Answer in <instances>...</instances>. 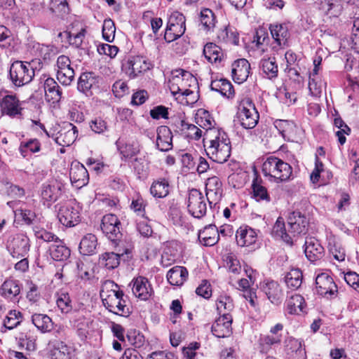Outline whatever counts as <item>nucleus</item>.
Returning <instances> with one entry per match:
<instances>
[{"label":"nucleus","instance_id":"nucleus-7","mask_svg":"<svg viewBox=\"0 0 359 359\" xmlns=\"http://www.w3.org/2000/svg\"><path fill=\"white\" fill-rule=\"evenodd\" d=\"M22 102L15 94L3 95L0 92V112L2 116L21 119L23 117Z\"/></svg>","mask_w":359,"mask_h":359},{"label":"nucleus","instance_id":"nucleus-3","mask_svg":"<svg viewBox=\"0 0 359 359\" xmlns=\"http://www.w3.org/2000/svg\"><path fill=\"white\" fill-rule=\"evenodd\" d=\"M42 67L40 60L26 62L13 61L10 66L8 79L15 87H22L29 83L34 79L35 71Z\"/></svg>","mask_w":359,"mask_h":359},{"label":"nucleus","instance_id":"nucleus-36","mask_svg":"<svg viewBox=\"0 0 359 359\" xmlns=\"http://www.w3.org/2000/svg\"><path fill=\"white\" fill-rule=\"evenodd\" d=\"M123 253L107 252L102 253L99 258V264L108 269L117 268L120 264L121 257Z\"/></svg>","mask_w":359,"mask_h":359},{"label":"nucleus","instance_id":"nucleus-63","mask_svg":"<svg viewBox=\"0 0 359 359\" xmlns=\"http://www.w3.org/2000/svg\"><path fill=\"white\" fill-rule=\"evenodd\" d=\"M226 266L229 270L233 273H238L241 271V266L238 259L234 255H229L226 259Z\"/></svg>","mask_w":359,"mask_h":359},{"label":"nucleus","instance_id":"nucleus-22","mask_svg":"<svg viewBox=\"0 0 359 359\" xmlns=\"http://www.w3.org/2000/svg\"><path fill=\"white\" fill-rule=\"evenodd\" d=\"M250 65L245 59H239L232 64V77L235 82L242 83L249 76Z\"/></svg>","mask_w":359,"mask_h":359},{"label":"nucleus","instance_id":"nucleus-47","mask_svg":"<svg viewBox=\"0 0 359 359\" xmlns=\"http://www.w3.org/2000/svg\"><path fill=\"white\" fill-rule=\"evenodd\" d=\"M118 149L122 155V159L125 161L131 158L140 152V147L137 143H126L120 147L118 145Z\"/></svg>","mask_w":359,"mask_h":359},{"label":"nucleus","instance_id":"nucleus-2","mask_svg":"<svg viewBox=\"0 0 359 359\" xmlns=\"http://www.w3.org/2000/svg\"><path fill=\"white\" fill-rule=\"evenodd\" d=\"M124 293L112 280H106L100 290V297L103 305L110 312L123 317H128L130 313V308L123 299Z\"/></svg>","mask_w":359,"mask_h":359},{"label":"nucleus","instance_id":"nucleus-14","mask_svg":"<svg viewBox=\"0 0 359 359\" xmlns=\"http://www.w3.org/2000/svg\"><path fill=\"white\" fill-rule=\"evenodd\" d=\"M316 287L319 294L330 298L336 297L338 292L333 278L327 273H322L316 276Z\"/></svg>","mask_w":359,"mask_h":359},{"label":"nucleus","instance_id":"nucleus-50","mask_svg":"<svg viewBox=\"0 0 359 359\" xmlns=\"http://www.w3.org/2000/svg\"><path fill=\"white\" fill-rule=\"evenodd\" d=\"M13 36L10 29L4 25H0V46L8 48L13 46Z\"/></svg>","mask_w":359,"mask_h":359},{"label":"nucleus","instance_id":"nucleus-30","mask_svg":"<svg viewBox=\"0 0 359 359\" xmlns=\"http://www.w3.org/2000/svg\"><path fill=\"white\" fill-rule=\"evenodd\" d=\"M262 290L273 304H278L283 298L279 284L273 280L267 281L262 285Z\"/></svg>","mask_w":359,"mask_h":359},{"label":"nucleus","instance_id":"nucleus-21","mask_svg":"<svg viewBox=\"0 0 359 359\" xmlns=\"http://www.w3.org/2000/svg\"><path fill=\"white\" fill-rule=\"evenodd\" d=\"M69 177L72 184L82 187L88 182V172L83 165L76 163L72 165L69 170Z\"/></svg>","mask_w":359,"mask_h":359},{"label":"nucleus","instance_id":"nucleus-34","mask_svg":"<svg viewBox=\"0 0 359 359\" xmlns=\"http://www.w3.org/2000/svg\"><path fill=\"white\" fill-rule=\"evenodd\" d=\"M199 20L202 29L206 32L214 31L217 23L215 13L209 8H203L200 12Z\"/></svg>","mask_w":359,"mask_h":359},{"label":"nucleus","instance_id":"nucleus-23","mask_svg":"<svg viewBox=\"0 0 359 359\" xmlns=\"http://www.w3.org/2000/svg\"><path fill=\"white\" fill-rule=\"evenodd\" d=\"M156 146L162 151H168L172 148V135L170 129L165 126L157 128Z\"/></svg>","mask_w":359,"mask_h":359},{"label":"nucleus","instance_id":"nucleus-48","mask_svg":"<svg viewBox=\"0 0 359 359\" xmlns=\"http://www.w3.org/2000/svg\"><path fill=\"white\" fill-rule=\"evenodd\" d=\"M41 144L36 139H31L27 142H21L19 151L20 154L25 158L28 151L36 153L40 151Z\"/></svg>","mask_w":359,"mask_h":359},{"label":"nucleus","instance_id":"nucleus-51","mask_svg":"<svg viewBox=\"0 0 359 359\" xmlns=\"http://www.w3.org/2000/svg\"><path fill=\"white\" fill-rule=\"evenodd\" d=\"M116 27L111 19L104 20L102 25V36L106 41L112 42L115 37Z\"/></svg>","mask_w":359,"mask_h":359},{"label":"nucleus","instance_id":"nucleus-37","mask_svg":"<svg viewBox=\"0 0 359 359\" xmlns=\"http://www.w3.org/2000/svg\"><path fill=\"white\" fill-rule=\"evenodd\" d=\"M1 294L6 299H13L20 292V285L18 280L8 279L1 287Z\"/></svg>","mask_w":359,"mask_h":359},{"label":"nucleus","instance_id":"nucleus-32","mask_svg":"<svg viewBox=\"0 0 359 359\" xmlns=\"http://www.w3.org/2000/svg\"><path fill=\"white\" fill-rule=\"evenodd\" d=\"M212 90L220 93L222 96L230 98L234 94L232 84L226 79H217L212 80L210 83Z\"/></svg>","mask_w":359,"mask_h":359},{"label":"nucleus","instance_id":"nucleus-4","mask_svg":"<svg viewBox=\"0 0 359 359\" xmlns=\"http://www.w3.org/2000/svg\"><path fill=\"white\" fill-rule=\"evenodd\" d=\"M262 172L269 181L281 183L290 180L292 168L282 159L271 156L263 163Z\"/></svg>","mask_w":359,"mask_h":359},{"label":"nucleus","instance_id":"nucleus-53","mask_svg":"<svg viewBox=\"0 0 359 359\" xmlns=\"http://www.w3.org/2000/svg\"><path fill=\"white\" fill-rule=\"evenodd\" d=\"M197 123L200 127L206 130V133H205V137L203 139V141H205V139H208V130H212L214 127L215 121L212 117H210V115L208 111H204L202 116L197 118Z\"/></svg>","mask_w":359,"mask_h":359},{"label":"nucleus","instance_id":"nucleus-62","mask_svg":"<svg viewBox=\"0 0 359 359\" xmlns=\"http://www.w3.org/2000/svg\"><path fill=\"white\" fill-rule=\"evenodd\" d=\"M222 37L223 39L226 40V42L233 43L234 45H238L239 42V39L238 34L233 31L231 29H228L227 27L224 28L221 34L219 37Z\"/></svg>","mask_w":359,"mask_h":359},{"label":"nucleus","instance_id":"nucleus-49","mask_svg":"<svg viewBox=\"0 0 359 359\" xmlns=\"http://www.w3.org/2000/svg\"><path fill=\"white\" fill-rule=\"evenodd\" d=\"M22 321V315L20 312L15 310L11 311L4 321L5 328L13 330Z\"/></svg>","mask_w":359,"mask_h":359},{"label":"nucleus","instance_id":"nucleus-18","mask_svg":"<svg viewBox=\"0 0 359 359\" xmlns=\"http://www.w3.org/2000/svg\"><path fill=\"white\" fill-rule=\"evenodd\" d=\"M222 184L219 177L213 176L208 177L205 183V193L210 207L217 204L222 198Z\"/></svg>","mask_w":359,"mask_h":359},{"label":"nucleus","instance_id":"nucleus-11","mask_svg":"<svg viewBox=\"0 0 359 359\" xmlns=\"http://www.w3.org/2000/svg\"><path fill=\"white\" fill-rule=\"evenodd\" d=\"M121 222L117 216L114 214H107L102 217L101 229L106 236L116 244L122 236L120 230Z\"/></svg>","mask_w":359,"mask_h":359},{"label":"nucleus","instance_id":"nucleus-28","mask_svg":"<svg viewBox=\"0 0 359 359\" xmlns=\"http://www.w3.org/2000/svg\"><path fill=\"white\" fill-rule=\"evenodd\" d=\"M51 359H70L71 348L65 343L55 341L49 344Z\"/></svg>","mask_w":359,"mask_h":359},{"label":"nucleus","instance_id":"nucleus-20","mask_svg":"<svg viewBox=\"0 0 359 359\" xmlns=\"http://www.w3.org/2000/svg\"><path fill=\"white\" fill-rule=\"evenodd\" d=\"M304 253L311 262H314L323 257L324 248L316 238H306L304 243Z\"/></svg>","mask_w":359,"mask_h":359},{"label":"nucleus","instance_id":"nucleus-10","mask_svg":"<svg viewBox=\"0 0 359 359\" xmlns=\"http://www.w3.org/2000/svg\"><path fill=\"white\" fill-rule=\"evenodd\" d=\"M57 217L61 224L65 226H74L80 222L79 206L73 203H67L60 205Z\"/></svg>","mask_w":359,"mask_h":359},{"label":"nucleus","instance_id":"nucleus-59","mask_svg":"<svg viewBox=\"0 0 359 359\" xmlns=\"http://www.w3.org/2000/svg\"><path fill=\"white\" fill-rule=\"evenodd\" d=\"M217 309L219 313L223 311H230L233 309V304L232 299L227 296H221L216 303Z\"/></svg>","mask_w":359,"mask_h":359},{"label":"nucleus","instance_id":"nucleus-35","mask_svg":"<svg viewBox=\"0 0 359 359\" xmlns=\"http://www.w3.org/2000/svg\"><path fill=\"white\" fill-rule=\"evenodd\" d=\"M78 135V130L76 126L72 124L69 125L68 129H63L59 132L56 138V142L63 147L69 146L74 142Z\"/></svg>","mask_w":359,"mask_h":359},{"label":"nucleus","instance_id":"nucleus-38","mask_svg":"<svg viewBox=\"0 0 359 359\" xmlns=\"http://www.w3.org/2000/svg\"><path fill=\"white\" fill-rule=\"evenodd\" d=\"M260 68L262 74L269 79L278 76V67L275 57L264 58L260 61Z\"/></svg>","mask_w":359,"mask_h":359},{"label":"nucleus","instance_id":"nucleus-27","mask_svg":"<svg viewBox=\"0 0 359 359\" xmlns=\"http://www.w3.org/2000/svg\"><path fill=\"white\" fill-rule=\"evenodd\" d=\"M198 239L205 246L215 245L219 239L218 229L214 224L205 226L202 231H199Z\"/></svg>","mask_w":359,"mask_h":359},{"label":"nucleus","instance_id":"nucleus-39","mask_svg":"<svg viewBox=\"0 0 359 359\" xmlns=\"http://www.w3.org/2000/svg\"><path fill=\"white\" fill-rule=\"evenodd\" d=\"M32 323L43 333L49 332L53 328V323L51 318L41 313H35L32 316Z\"/></svg>","mask_w":359,"mask_h":359},{"label":"nucleus","instance_id":"nucleus-54","mask_svg":"<svg viewBox=\"0 0 359 359\" xmlns=\"http://www.w3.org/2000/svg\"><path fill=\"white\" fill-rule=\"evenodd\" d=\"M74 327L81 338L86 337L88 334V320L83 316L79 315L74 320Z\"/></svg>","mask_w":359,"mask_h":359},{"label":"nucleus","instance_id":"nucleus-60","mask_svg":"<svg viewBox=\"0 0 359 359\" xmlns=\"http://www.w3.org/2000/svg\"><path fill=\"white\" fill-rule=\"evenodd\" d=\"M131 165L140 177L145 175L148 168L144 157L135 158Z\"/></svg>","mask_w":359,"mask_h":359},{"label":"nucleus","instance_id":"nucleus-12","mask_svg":"<svg viewBox=\"0 0 359 359\" xmlns=\"http://www.w3.org/2000/svg\"><path fill=\"white\" fill-rule=\"evenodd\" d=\"M126 74L130 79H135L140 74L149 70L153 67L151 62L145 57L135 55L128 58L124 65Z\"/></svg>","mask_w":359,"mask_h":359},{"label":"nucleus","instance_id":"nucleus-31","mask_svg":"<svg viewBox=\"0 0 359 359\" xmlns=\"http://www.w3.org/2000/svg\"><path fill=\"white\" fill-rule=\"evenodd\" d=\"M49 255L55 261H64L70 256V250L59 238L49 246Z\"/></svg>","mask_w":359,"mask_h":359},{"label":"nucleus","instance_id":"nucleus-44","mask_svg":"<svg viewBox=\"0 0 359 359\" xmlns=\"http://www.w3.org/2000/svg\"><path fill=\"white\" fill-rule=\"evenodd\" d=\"M96 83V78L93 72L81 74L78 81V90L86 93Z\"/></svg>","mask_w":359,"mask_h":359},{"label":"nucleus","instance_id":"nucleus-58","mask_svg":"<svg viewBox=\"0 0 359 359\" xmlns=\"http://www.w3.org/2000/svg\"><path fill=\"white\" fill-rule=\"evenodd\" d=\"M324 86L325 83L320 78L309 77V88L313 95H320Z\"/></svg>","mask_w":359,"mask_h":359},{"label":"nucleus","instance_id":"nucleus-25","mask_svg":"<svg viewBox=\"0 0 359 359\" xmlns=\"http://www.w3.org/2000/svg\"><path fill=\"white\" fill-rule=\"evenodd\" d=\"M237 244L241 247L250 246L257 241V234L255 229L245 226H241L236 233Z\"/></svg>","mask_w":359,"mask_h":359},{"label":"nucleus","instance_id":"nucleus-57","mask_svg":"<svg viewBox=\"0 0 359 359\" xmlns=\"http://www.w3.org/2000/svg\"><path fill=\"white\" fill-rule=\"evenodd\" d=\"M170 89L172 91V93L174 95H176L177 94H181L182 96L185 97V98L190 95H192L193 98L186 100V102L187 104H194V102H196V100L198 99V95L189 89H183L179 86H177L176 90H175L174 84H172Z\"/></svg>","mask_w":359,"mask_h":359},{"label":"nucleus","instance_id":"nucleus-41","mask_svg":"<svg viewBox=\"0 0 359 359\" xmlns=\"http://www.w3.org/2000/svg\"><path fill=\"white\" fill-rule=\"evenodd\" d=\"M304 299L298 294L292 295L286 302V309L290 314H299L303 311Z\"/></svg>","mask_w":359,"mask_h":359},{"label":"nucleus","instance_id":"nucleus-15","mask_svg":"<svg viewBox=\"0 0 359 359\" xmlns=\"http://www.w3.org/2000/svg\"><path fill=\"white\" fill-rule=\"evenodd\" d=\"M7 248L13 257H23L29 251V239L24 234H17L8 243Z\"/></svg>","mask_w":359,"mask_h":359},{"label":"nucleus","instance_id":"nucleus-52","mask_svg":"<svg viewBox=\"0 0 359 359\" xmlns=\"http://www.w3.org/2000/svg\"><path fill=\"white\" fill-rule=\"evenodd\" d=\"M33 231L37 239L42 240L44 242H53L54 243L59 239L54 233L37 226L33 227Z\"/></svg>","mask_w":359,"mask_h":359},{"label":"nucleus","instance_id":"nucleus-61","mask_svg":"<svg viewBox=\"0 0 359 359\" xmlns=\"http://www.w3.org/2000/svg\"><path fill=\"white\" fill-rule=\"evenodd\" d=\"M302 344L303 341L302 340L293 337H289L285 341L286 348L292 352H299V353L303 352L304 350L302 349Z\"/></svg>","mask_w":359,"mask_h":359},{"label":"nucleus","instance_id":"nucleus-1","mask_svg":"<svg viewBox=\"0 0 359 359\" xmlns=\"http://www.w3.org/2000/svg\"><path fill=\"white\" fill-rule=\"evenodd\" d=\"M308 224L306 217L299 211H294L287 218V229L283 219L279 217L273 226L271 233L273 237L280 238L291 245L293 243L292 237L305 233Z\"/></svg>","mask_w":359,"mask_h":359},{"label":"nucleus","instance_id":"nucleus-19","mask_svg":"<svg viewBox=\"0 0 359 359\" xmlns=\"http://www.w3.org/2000/svg\"><path fill=\"white\" fill-rule=\"evenodd\" d=\"M272 38L276 43V46L273 49L278 50L279 48H284L287 46V41L290 37V33L287 26L285 24H273L269 27Z\"/></svg>","mask_w":359,"mask_h":359},{"label":"nucleus","instance_id":"nucleus-24","mask_svg":"<svg viewBox=\"0 0 359 359\" xmlns=\"http://www.w3.org/2000/svg\"><path fill=\"white\" fill-rule=\"evenodd\" d=\"M46 100L53 104L58 103L62 98V90L53 78H48L43 84Z\"/></svg>","mask_w":359,"mask_h":359},{"label":"nucleus","instance_id":"nucleus-13","mask_svg":"<svg viewBox=\"0 0 359 359\" xmlns=\"http://www.w3.org/2000/svg\"><path fill=\"white\" fill-rule=\"evenodd\" d=\"M57 79L63 86H69L74 79V70L69 57L62 55L57 59Z\"/></svg>","mask_w":359,"mask_h":359},{"label":"nucleus","instance_id":"nucleus-6","mask_svg":"<svg viewBox=\"0 0 359 359\" xmlns=\"http://www.w3.org/2000/svg\"><path fill=\"white\" fill-rule=\"evenodd\" d=\"M237 117L243 128L252 129L257 126L259 115L252 100L245 97L241 101Z\"/></svg>","mask_w":359,"mask_h":359},{"label":"nucleus","instance_id":"nucleus-8","mask_svg":"<svg viewBox=\"0 0 359 359\" xmlns=\"http://www.w3.org/2000/svg\"><path fill=\"white\" fill-rule=\"evenodd\" d=\"M207 196L196 189H192L189 191L187 197V210L194 217L201 219L207 212Z\"/></svg>","mask_w":359,"mask_h":359},{"label":"nucleus","instance_id":"nucleus-45","mask_svg":"<svg viewBox=\"0 0 359 359\" xmlns=\"http://www.w3.org/2000/svg\"><path fill=\"white\" fill-rule=\"evenodd\" d=\"M181 130L187 138L198 140L202 137V130L193 124L181 121Z\"/></svg>","mask_w":359,"mask_h":359},{"label":"nucleus","instance_id":"nucleus-5","mask_svg":"<svg viewBox=\"0 0 359 359\" xmlns=\"http://www.w3.org/2000/svg\"><path fill=\"white\" fill-rule=\"evenodd\" d=\"M215 133L217 134L214 139L209 140V145L205 149V152L213 161L224 163L230 157L231 142L224 132L217 130Z\"/></svg>","mask_w":359,"mask_h":359},{"label":"nucleus","instance_id":"nucleus-46","mask_svg":"<svg viewBox=\"0 0 359 359\" xmlns=\"http://www.w3.org/2000/svg\"><path fill=\"white\" fill-rule=\"evenodd\" d=\"M56 304L62 313H67L72 309V301L67 292L61 291L57 292Z\"/></svg>","mask_w":359,"mask_h":359},{"label":"nucleus","instance_id":"nucleus-9","mask_svg":"<svg viewBox=\"0 0 359 359\" xmlns=\"http://www.w3.org/2000/svg\"><path fill=\"white\" fill-rule=\"evenodd\" d=\"M65 185L57 180H51L41 186V197L43 205L49 207L62 194Z\"/></svg>","mask_w":359,"mask_h":359},{"label":"nucleus","instance_id":"nucleus-55","mask_svg":"<svg viewBox=\"0 0 359 359\" xmlns=\"http://www.w3.org/2000/svg\"><path fill=\"white\" fill-rule=\"evenodd\" d=\"M275 128L279 131L283 138L292 131L294 123L287 120L278 119L274 121Z\"/></svg>","mask_w":359,"mask_h":359},{"label":"nucleus","instance_id":"nucleus-42","mask_svg":"<svg viewBox=\"0 0 359 359\" xmlns=\"http://www.w3.org/2000/svg\"><path fill=\"white\" fill-rule=\"evenodd\" d=\"M302 273L299 269H292L286 274L285 282L289 288L297 290L302 283Z\"/></svg>","mask_w":359,"mask_h":359},{"label":"nucleus","instance_id":"nucleus-64","mask_svg":"<svg viewBox=\"0 0 359 359\" xmlns=\"http://www.w3.org/2000/svg\"><path fill=\"white\" fill-rule=\"evenodd\" d=\"M112 91L117 97H121L128 93V86L125 81H117L112 86Z\"/></svg>","mask_w":359,"mask_h":359},{"label":"nucleus","instance_id":"nucleus-40","mask_svg":"<svg viewBox=\"0 0 359 359\" xmlns=\"http://www.w3.org/2000/svg\"><path fill=\"white\" fill-rule=\"evenodd\" d=\"M170 192V184L165 179H160L154 181L151 187V194L156 198H161L167 196Z\"/></svg>","mask_w":359,"mask_h":359},{"label":"nucleus","instance_id":"nucleus-56","mask_svg":"<svg viewBox=\"0 0 359 359\" xmlns=\"http://www.w3.org/2000/svg\"><path fill=\"white\" fill-rule=\"evenodd\" d=\"M89 126L94 133L97 134H104L108 131L109 128L107 121L100 117L91 120Z\"/></svg>","mask_w":359,"mask_h":359},{"label":"nucleus","instance_id":"nucleus-43","mask_svg":"<svg viewBox=\"0 0 359 359\" xmlns=\"http://www.w3.org/2000/svg\"><path fill=\"white\" fill-rule=\"evenodd\" d=\"M252 193L254 198L258 202L269 203L271 197L265 187L261 182L254 181L252 184Z\"/></svg>","mask_w":359,"mask_h":359},{"label":"nucleus","instance_id":"nucleus-17","mask_svg":"<svg viewBox=\"0 0 359 359\" xmlns=\"http://www.w3.org/2000/svg\"><path fill=\"white\" fill-rule=\"evenodd\" d=\"M233 318L229 313L224 312L212 324L211 331L218 338H224L232 333Z\"/></svg>","mask_w":359,"mask_h":359},{"label":"nucleus","instance_id":"nucleus-33","mask_svg":"<svg viewBox=\"0 0 359 359\" xmlns=\"http://www.w3.org/2000/svg\"><path fill=\"white\" fill-rule=\"evenodd\" d=\"M97 246V239L95 235L87 233L81 240L79 251L83 255H91L95 253Z\"/></svg>","mask_w":359,"mask_h":359},{"label":"nucleus","instance_id":"nucleus-29","mask_svg":"<svg viewBox=\"0 0 359 359\" xmlns=\"http://www.w3.org/2000/svg\"><path fill=\"white\" fill-rule=\"evenodd\" d=\"M187 269L181 266H175L167 273V279L170 284L175 286L182 285L188 277Z\"/></svg>","mask_w":359,"mask_h":359},{"label":"nucleus","instance_id":"nucleus-26","mask_svg":"<svg viewBox=\"0 0 359 359\" xmlns=\"http://www.w3.org/2000/svg\"><path fill=\"white\" fill-rule=\"evenodd\" d=\"M203 53L206 60L212 64L220 65L224 59L223 50L214 43H206Z\"/></svg>","mask_w":359,"mask_h":359},{"label":"nucleus","instance_id":"nucleus-16","mask_svg":"<svg viewBox=\"0 0 359 359\" xmlns=\"http://www.w3.org/2000/svg\"><path fill=\"white\" fill-rule=\"evenodd\" d=\"M129 286L132 287L133 294L143 301L149 299L153 293L149 281L144 276L134 278Z\"/></svg>","mask_w":359,"mask_h":359}]
</instances>
